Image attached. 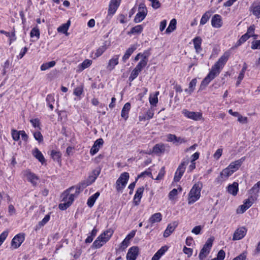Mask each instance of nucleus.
Masks as SVG:
<instances>
[{"label":"nucleus","instance_id":"473e14b6","mask_svg":"<svg viewBox=\"0 0 260 260\" xmlns=\"http://www.w3.org/2000/svg\"><path fill=\"white\" fill-rule=\"evenodd\" d=\"M167 248L165 247H162L159 249L153 256L151 260H159L161 256L165 253Z\"/></svg>","mask_w":260,"mask_h":260},{"label":"nucleus","instance_id":"4be33fe9","mask_svg":"<svg viewBox=\"0 0 260 260\" xmlns=\"http://www.w3.org/2000/svg\"><path fill=\"white\" fill-rule=\"evenodd\" d=\"M118 55H114L112 58L109 60L107 69L109 71L113 70L115 67L118 64Z\"/></svg>","mask_w":260,"mask_h":260},{"label":"nucleus","instance_id":"6ab92c4d","mask_svg":"<svg viewBox=\"0 0 260 260\" xmlns=\"http://www.w3.org/2000/svg\"><path fill=\"white\" fill-rule=\"evenodd\" d=\"M177 225L178 222L177 221H174L173 222L168 224L167 229L164 232V237L165 238L168 237L174 232Z\"/></svg>","mask_w":260,"mask_h":260},{"label":"nucleus","instance_id":"7ed1b4c3","mask_svg":"<svg viewBox=\"0 0 260 260\" xmlns=\"http://www.w3.org/2000/svg\"><path fill=\"white\" fill-rule=\"evenodd\" d=\"M202 187L203 184L200 182H198L193 185L188 194V204H192L200 199Z\"/></svg>","mask_w":260,"mask_h":260},{"label":"nucleus","instance_id":"0eeeda50","mask_svg":"<svg viewBox=\"0 0 260 260\" xmlns=\"http://www.w3.org/2000/svg\"><path fill=\"white\" fill-rule=\"evenodd\" d=\"M189 161V160L188 158L184 159L179 165L175 173L174 177V180L175 182H178L180 180L185 172L186 166L188 164Z\"/></svg>","mask_w":260,"mask_h":260},{"label":"nucleus","instance_id":"ddd939ff","mask_svg":"<svg viewBox=\"0 0 260 260\" xmlns=\"http://www.w3.org/2000/svg\"><path fill=\"white\" fill-rule=\"evenodd\" d=\"M24 240V236L23 234H18L15 236L12 240L11 245L14 248H18Z\"/></svg>","mask_w":260,"mask_h":260},{"label":"nucleus","instance_id":"c85d7f7f","mask_svg":"<svg viewBox=\"0 0 260 260\" xmlns=\"http://www.w3.org/2000/svg\"><path fill=\"white\" fill-rule=\"evenodd\" d=\"M233 171H231L228 167L223 169L220 173V177L224 180L233 174Z\"/></svg>","mask_w":260,"mask_h":260},{"label":"nucleus","instance_id":"dca6fc26","mask_svg":"<svg viewBox=\"0 0 260 260\" xmlns=\"http://www.w3.org/2000/svg\"><path fill=\"white\" fill-rule=\"evenodd\" d=\"M103 143L104 141L102 138L96 140L90 149V154L92 155L96 154L99 151L100 147L103 145Z\"/></svg>","mask_w":260,"mask_h":260},{"label":"nucleus","instance_id":"69168bd1","mask_svg":"<svg viewBox=\"0 0 260 260\" xmlns=\"http://www.w3.org/2000/svg\"><path fill=\"white\" fill-rule=\"evenodd\" d=\"M254 30H255L254 25H251L248 27L247 32L246 34L247 35H248L250 37L253 34Z\"/></svg>","mask_w":260,"mask_h":260},{"label":"nucleus","instance_id":"a19ab883","mask_svg":"<svg viewBox=\"0 0 260 260\" xmlns=\"http://www.w3.org/2000/svg\"><path fill=\"white\" fill-rule=\"evenodd\" d=\"M252 13L257 18H260V3L258 5L253 7Z\"/></svg>","mask_w":260,"mask_h":260},{"label":"nucleus","instance_id":"f257e3e1","mask_svg":"<svg viewBox=\"0 0 260 260\" xmlns=\"http://www.w3.org/2000/svg\"><path fill=\"white\" fill-rule=\"evenodd\" d=\"M74 188V187H72L70 188L69 190H67L62 193V197L63 203H60L59 205L58 208L59 209L61 210H66L71 205L75 199V198L77 197L78 195L76 193V191L73 193H69V192L71 191Z\"/></svg>","mask_w":260,"mask_h":260},{"label":"nucleus","instance_id":"de8ad7c7","mask_svg":"<svg viewBox=\"0 0 260 260\" xmlns=\"http://www.w3.org/2000/svg\"><path fill=\"white\" fill-rule=\"evenodd\" d=\"M30 36L31 38L36 37L39 38L40 36L39 29L37 27L33 28L30 31Z\"/></svg>","mask_w":260,"mask_h":260},{"label":"nucleus","instance_id":"72a5a7b5","mask_svg":"<svg viewBox=\"0 0 260 260\" xmlns=\"http://www.w3.org/2000/svg\"><path fill=\"white\" fill-rule=\"evenodd\" d=\"M165 151L164 144H156L153 148V152L156 154L164 153Z\"/></svg>","mask_w":260,"mask_h":260},{"label":"nucleus","instance_id":"cd10ccee","mask_svg":"<svg viewBox=\"0 0 260 260\" xmlns=\"http://www.w3.org/2000/svg\"><path fill=\"white\" fill-rule=\"evenodd\" d=\"M228 191L232 195L236 196L238 191V183L234 182L233 184L229 185L228 187Z\"/></svg>","mask_w":260,"mask_h":260},{"label":"nucleus","instance_id":"774afa93","mask_svg":"<svg viewBox=\"0 0 260 260\" xmlns=\"http://www.w3.org/2000/svg\"><path fill=\"white\" fill-rule=\"evenodd\" d=\"M129 241L126 240L125 238L124 240L120 244V248L122 250L125 249L129 245Z\"/></svg>","mask_w":260,"mask_h":260},{"label":"nucleus","instance_id":"9d476101","mask_svg":"<svg viewBox=\"0 0 260 260\" xmlns=\"http://www.w3.org/2000/svg\"><path fill=\"white\" fill-rule=\"evenodd\" d=\"M139 253V248L137 246L131 247L127 253V260H136Z\"/></svg>","mask_w":260,"mask_h":260},{"label":"nucleus","instance_id":"4c0bfd02","mask_svg":"<svg viewBox=\"0 0 260 260\" xmlns=\"http://www.w3.org/2000/svg\"><path fill=\"white\" fill-rule=\"evenodd\" d=\"M106 44L100 46L97 50L95 53L96 57L100 56L107 49Z\"/></svg>","mask_w":260,"mask_h":260},{"label":"nucleus","instance_id":"c9c22d12","mask_svg":"<svg viewBox=\"0 0 260 260\" xmlns=\"http://www.w3.org/2000/svg\"><path fill=\"white\" fill-rule=\"evenodd\" d=\"M46 101L48 105H49V107L50 108V109L52 110L53 109V103H54L55 101L54 96L52 94H48L47 96Z\"/></svg>","mask_w":260,"mask_h":260},{"label":"nucleus","instance_id":"aec40b11","mask_svg":"<svg viewBox=\"0 0 260 260\" xmlns=\"http://www.w3.org/2000/svg\"><path fill=\"white\" fill-rule=\"evenodd\" d=\"M144 190L143 186L140 187L137 189L134 198V203L135 205L137 206L139 204Z\"/></svg>","mask_w":260,"mask_h":260},{"label":"nucleus","instance_id":"f03ea898","mask_svg":"<svg viewBox=\"0 0 260 260\" xmlns=\"http://www.w3.org/2000/svg\"><path fill=\"white\" fill-rule=\"evenodd\" d=\"M100 173V170H94L92 172V175H89L88 177L85 180L80 183L76 187V193L79 194L81 190L91 184L94 182L96 179L97 177L99 175Z\"/></svg>","mask_w":260,"mask_h":260},{"label":"nucleus","instance_id":"0e129e2a","mask_svg":"<svg viewBox=\"0 0 260 260\" xmlns=\"http://www.w3.org/2000/svg\"><path fill=\"white\" fill-rule=\"evenodd\" d=\"M260 48V40L252 42L251 49H257Z\"/></svg>","mask_w":260,"mask_h":260},{"label":"nucleus","instance_id":"9b49d317","mask_svg":"<svg viewBox=\"0 0 260 260\" xmlns=\"http://www.w3.org/2000/svg\"><path fill=\"white\" fill-rule=\"evenodd\" d=\"M231 53L230 51H228L224 53V54L219 58L218 61L214 64L215 65H217V67L222 69L225 64L226 61H228Z\"/></svg>","mask_w":260,"mask_h":260},{"label":"nucleus","instance_id":"a211bd4d","mask_svg":"<svg viewBox=\"0 0 260 260\" xmlns=\"http://www.w3.org/2000/svg\"><path fill=\"white\" fill-rule=\"evenodd\" d=\"M260 190V181L255 184L249 190V192L251 195L250 198H254L256 199L258 197V193Z\"/></svg>","mask_w":260,"mask_h":260},{"label":"nucleus","instance_id":"1a4fd4ad","mask_svg":"<svg viewBox=\"0 0 260 260\" xmlns=\"http://www.w3.org/2000/svg\"><path fill=\"white\" fill-rule=\"evenodd\" d=\"M182 113L185 117L196 121L201 120L202 118V114L200 112L189 111L187 110H183Z\"/></svg>","mask_w":260,"mask_h":260},{"label":"nucleus","instance_id":"412c9836","mask_svg":"<svg viewBox=\"0 0 260 260\" xmlns=\"http://www.w3.org/2000/svg\"><path fill=\"white\" fill-rule=\"evenodd\" d=\"M211 24L214 27H220L222 24L221 16L218 14L214 15L211 20Z\"/></svg>","mask_w":260,"mask_h":260},{"label":"nucleus","instance_id":"4d7b16f0","mask_svg":"<svg viewBox=\"0 0 260 260\" xmlns=\"http://www.w3.org/2000/svg\"><path fill=\"white\" fill-rule=\"evenodd\" d=\"M34 136L35 139L41 142L43 141V136L40 132H37L34 133Z\"/></svg>","mask_w":260,"mask_h":260},{"label":"nucleus","instance_id":"bf43d9fd","mask_svg":"<svg viewBox=\"0 0 260 260\" xmlns=\"http://www.w3.org/2000/svg\"><path fill=\"white\" fill-rule=\"evenodd\" d=\"M50 219V215H46L44 218L39 222V224L40 226H44Z\"/></svg>","mask_w":260,"mask_h":260},{"label":"nucleus","instance_id":"20e7f679","mask_svg":"<svg viewBox=\"0 0 260 260\" xmlns=\"http://www.w3.org/2000/svg\"><path fill=\"white\" fill-rule=\"evenodd\" d=\"M221 70V69L217 67V65L214 64L212 66L211 70L202 81L200 90H204L209 83L219 74Z\"/></svg>","mask_w":260,"mask_h":260},{"label":"nucleus","instance_id":"f3484780","mask_svg":"<svg viewBox=\"0 0 260 260\" xmlns=\"http://www.w3.org/2000/svg\"><path fill=\"white\" fill-rule=\"evenodd\" d=\"M121 0H111L109 6L108 13L113 14L119 7Z\"/></svg>","mask_w":260,"mask_h":260},{"label":"nucleus","instance_id":"3c124183","mask_svg":"<svg viewBox=\"0 0 260 260\" xmlns=\"http://www.w3.org/2000/svg\"><path fill=\"white\" fill-rule=\"evenodd\" d=\"M12 137L13 138V139L17 141H18L20 138V131H17L15 129H13L12 131Z\"/></svg>","mask_w":260,"mask_h":260},{"label":"nucleus","instance_id":"79ce46f5","mask_svg":"<svg viewBox=\"0 0 260 260\" xmlns=\"http://www.w3.org/2000/svg\"><path fill=\"white\" fill-rule=\"evenodd\" d=\"M140 72L138 70L134 69L129 77L128 80L131 82L133 81L135 78H136Z\"/></svg>","mask_w":260,"mask_h":260},{"label":"nucleus","instance_id":"7c9ffc66","mask_svg":"<svg viewBox=\"0 0 260 260\" xmlns=\"http://www.w3.org/2000/svg\"><path fill=\"white\" fill-rule=\"evenodd\" d=\"M71 24V21L69 20L67 23H64L60 25L57 28V31L59 32H61L63 34H67V31L69 28V26Z\"/></svg>","mask_w":260,"mask_h":260},{"label":"nucleus","instance_id":"13d9d810","mask_svg":"<svg viewBox=\"0 0 260 260\" xmlns=\"http://www.w3.org/2000/svg\"><path fill=\"white\" fill-rule=\"evenodd\" d=\"M250 37L247 35L246 34H245L242 37L240 38L239 40L238 41V45H241L242 43H243L245 42L247 40H248Z\"/></svg>","mask_w":260,"mask_h":260},{"label":"nucleus","instance_id":"5fc2aeb1","mask_svg":"<svg viewBox=\"0 0 260 260\" xmlns=\"http://www.w3.org/2000/svg\"><path fill=\"white\" fill-rule=\"evenodd\" d=\"M136 49L137 45H133L126 50L125 53L130 56Z\"/></svg>","mask_w":260,"mask_h":260},{"label":"nucleus","instance_id":"49530a36","mask_svg":"<svg viewBox=\"0 0 260 260\" xmlns=\"http://www.w3.org/2000/svg\"><path fill=\"white\" fill-rule=\"evenodd\" d=\"M159 94V92H156L155 95L153 97L149 98V102L151 105L155 106L158 102L157 95Z\"/></svg>","mask_w":260,"mask_h":260},{"label":"nucleus","instance_id":"c03bdc74","mask_svg":"<svg viewBox=\"0 0 260 260\" xmlns=\"http://www.w3.org/2000/svg\"><path fill=\"white\" fill-rule=\"evenodd\" d=\"M147 64V62H146L145 60H140L135 69L141 72Z\"/></svg>","mask_w":260,"mask_h":260},{"label":"nucleus","instance_id":"c756f323","mask_svg":"<svg viewBox=\"0 0 260 260\" xmlns=\"http://www.w3.org/2000/svg\"><path fill=\"white\" fill-rule=\"evenodd\" d=\"M176 20L174 18L172 19L170 22L169 26L166 30V33L169 34L175 30L176 28Z\"/></svg>","mask_w":260,"mask_h":260},{"label":"nucleus","instance_id":"f8f14e48","mask_svg":"<svg viewBox=\"0 0 260 260\" xmlns=\"http://www.w3.org/2000/svg\"><path fill=\"white\" fill-rule=\"evenodd\" d=\"M245 156H244L238 160L232 162L228 167L234 173L241 166L243 162L245 161Z\"/></svg>","mask_w":260,"mask_h":260},{"label":"nucleus","instance_id":"ea45409f","mask_svg":"<svg viewBox=\"0 0 260 260\" xmlns=\"http://www.w3.org/2000/svg\"><path fill=\"white\" fill-rule=\"evenodd\" d=\"M143 30V27L141 25H138L132 28L128 34H140Z\"/></svg>","mask_w":260,"mask_h":260},{"label":"nucleus","instance_id":"864d4df0","mask_svg":"<svg viewBox=\"0 0 260 260\" xmlns=\"http://www.w3.org/2000/svg\"><path fill=\"white\" fill-rule=\"evenodd\" d=\"M165 167H162L161 169L160 170L158 174L157 175L156 178L155 179V180H159L161 179L164 176V175L165 174Z\"/></svg>","mask_w":260,"mask_h":260},{"label":"nucleus","instance_id":"052dcab7","mask_svg":"<svg viewBox=\"0 0 260 260\" xmlns=\"http://www.w3.org/2000/svg\"><path fill=\"white\" fill-rule=\"evenodd\" d=\"M9 37L10 40V44H11V43L16 40V37L15 36V31L14 28H13V31L10 34L9 33V36H8Z\"/></svg>","mask_w":260,"mask_h":260},{"label":"nucleus","instance_id":"a18cd8bd","mask_svg":"<svg viewBox=\"0 0 260 260\" xmlns=\"http://www.w3.org/2000/svg\"><path fill=\"white\" fill-rule=\"evenodd\" d=\"M83 92V87L82 86L77 87L74 91V94L77 96H80Z\"/></svg>","mask_w":260,"mask_h":260},{"label":"nucleus","instance_id":"6e6d98bb","mask_svg":"<svg viewBox=\"0 0 260 260\" xmlns=\"http://www.w3.org/2000/svg\"><path fill=\"white\" fill-rule=\"evenodd\" d=\"M151 2V6L153 8L157 9L160 7V3L158 0H148Z\"/></svg>","mask_w":260,"mask_h":260},{"label":"nucleus","instance_id":"338daca9","mask_svg":"<svg viewBox=\"0 0 260 260\" xmlns=\"http://www.w3.org/2000/svg\"><path fill=\"white\" fill-rule=\"evenodd\" d=\"M222 153V149H220V148L218 149L213 155L214 158L217 160L221 156Z\"/></svg>","mask_w":260,"mask_h":260},{"label":"nucleus","instance_id":"a878e982","mask_svg":"<svg viewBox=\"0 0 260 260\" xmlns=\"http://www.w3.org/2000/svg\"><path fill=\"white\" fill-rule=\"evenodd\" d=\"M194 47L197 53H200L202 50L201 43L202 39L200 37H197L193 40Z\"/></svg>","mask_w":260,"mask_h":260},{"label":"nucleus","instance_id":"09e8293b","mask_svg":"<svg viewBox=\"0 0 260 260\" xmlns=\"http://www.w3.org/2000/svg\"><path fill=\"white\" fill-rule=\"evenodd\" d=\"M91 63L92 60L87 59H85L80 65L82 70H84L86 68H88L91 64Z\"/></svg>","mask_w":260,"mask_h":260},{"label":"nucleus","instance_id":"37998d69","mask_svg":"<svg viewBox=\"0 0 260 260\" xmlns=\"http://www.w3.org/2000/svg\"><path fill=\"white\" fill-rule=\"evenodd\" d=\"M210 14L208 12H206L204 15L202 16L201 21H200V24L201 25H204L208 21L209 18H210Z\"/></svg>","mask_w":260,"mask_h":260},{"label":"nucleus","instance_id":"423d86ee","mask_svg":"<svg viewBox=\"0 0 260 260\" xmlns=\"http://www.w3.org/2000/svg\"><path fill=\"white\" fill-rule=\"evenodd\" d=\"M129 177V174L127 172H124L120 175L116 182V189L118 191H122L125 187Z\"/></svg>","mask_w":260,"mask_h":260},{"label":"nucleus","instance_id":"2f4dec72","mask_svg":"<svg viewBox=\"0 0 260 260\" xmlns=\"http://www.w3.org/2000/svg\"><path fill=\"white\" fill-rule=\"evenodd\" d=\"M99 196L100 192H96L88 198L87 204L89 207H92L93 206L96 200Z\"/></svg>","mask_w":260,"mask_h":260},{"label":"nucleus","instance_id":"2eb2a0df","mask_svg":"<svg viewBox=\"0 0 260 260\" xmlns=\"http://www.w3.org/2000/svg\"><path fill=\"white\" fill-rule=\"evenodd\" d=\"M246 233V229L244 227H241L238 229L235 232L233 237V240H239L242 239Z\"/></svg>","mask_w":260,"mask_h":260},{"label":"nucleus","instance_id":"4468645a","mask_svg":"<svg viewBox=\"0 0 260 260\" xmlns=\"http://www.w3.org/2000/svg\"><path fill=\"white\" fill-rule=\"evenodd\" d=\"M24 175L27 178L28 181L33 185L35 186L37 184L39 178L36 174L31 172L29 170H26L24 172Z\"/></svg>","mask_w":260,"mask_h":260},{"label":"nucleus","instance_id":"393cba45","mask_svg":"<svg viewBox=\"0 0 260 260\" xmlns=\"http://www.w3.org/2000/svg\"><path fill=\"white\" fill-rule=\"evenodd\" d=\"M114 231L112 229H109L106 231H105L103 234H102L100 236H102V240L103 243H105L107 242L112 235H113Z\"/></svg>","mask_w":260,"mask_h":260},{"label":"nucleus","instance_id":"b1692460","mask_svg":"<svg viewBox=\"0 0 260 260\" xmlns=\"http://www.w3.org/2000/svg\"><path fill=\"white\" fill-rule=\"evenodd\" d=\"M162 219V215L160 213H156L151 216L148 220L151 225L156 222H160Z\"/></svg>","mask_w":260,"mask_h":260},{"label":"nucleus","instance_id":"680f3d73","mask_svg":"<svg viewBox=\"0 0 260 260\" xmlns=\"http://www.w3.org/2000/svg\"><path fill=\"white\" fill-rule=\"evenodd\" d=\"M178 193V189H173L172 190L169 194V198L170 200H172L174 199V198L175 196H176Z\"/></svg>","mask_w":260,"mask_h":260},{"label":"nucleus","instance_id":"6e6552de","mask_svg":"<svg viewBox=\"0 0 260 260\" xmlns=\"http://www.w3.org/2000/svg\"><path fill=\"white\" fill-rule=\"evenodd\" d=\"M138 11L139 12L136 14L134 19V21L136 23H139L143 20L147 14V8L145 5L143 3L139 5Z\"/></svg>","mask_w":260,"mask_h":260},{"label":"nucleus","instance_id":"5701e85b","mask_svg":"<svg viewBox=\"0 0 260 260\" xmlns=\"http://www.w3.org/2000/svg\"><path fill=\"white\" fill-rule=\"evenodd\" d=\"M34 156L37 158L42 165L45 162V159L41 152L37 148L32 152Z\"/></svg>","mask_w":260,"mask_h":260},{"label":"nucleus","instance_id":"e2e57ef3","mask_svg":"<svg viewBox=\"0 0 260 260\" xmlns=\"http://www.w3.org/2000/svg\"><path fill=\"white\" fill-rule=\"evenodd\" d=\"M225 252L223 250H220L218 252L217 255V258L218 260H223L225 257Z\"/></svg>","mask_w":260,"mask_h":260},{"label":"nucleus","instance_id":"e433bc0d","mask_svg":"<svg viewBox=\"0 0 260 260\" xmlns=\"http://www.w3.org/2000/svg\"><path fill=\"white\" fill-rule=\"evenodd\" d=\"M102 236H99L97 239L94 241L93 246L94 248H99L104 244L103 243V241H102Z\"/></svg>","mask_w":260,"mask_h":260},{"label":"nucleus","instance_id":"58836bf2","mask_svg":"<svg viewBox=\"0 0 260 260\" xmlns=\"http://www.w3.org/2000/svg\"><path fill=\"white\" fill-rule=\"evenodd\" d=\"M51 155L54 160L56 161L57 162L60 161L61 154L59 152L55 150H52Z\"/></svg>","mask_w":260,"mask_h":260},{"label":"nucleus","instance_id":"bb28decb","mask_svg":"<svg viewBox=\"0 0 260 260\" xmlns=\"http://www.w3.org/2000/svg\"><path fill=\"white\" fill-rule=\"evenodd\" d=\"M131 109V104L129 103H126L124 105L122 110L121 116L125 120H126L128 117V112Z\"/></svg>","mask_w":260,"mask_h":260},{"label":"nucleus","instance_id":"39448f33","mask_svg":"<svg viewBox=\"0 0 260 260\" xmlns=\"http://www.w3.org/2000/svg\"><path fill=\"white\" fill-rule=\"evenodd\" d=\"M213 240L212 238H210L207 240L200 252L199 255L200 260H204L209 254L213 245Z\"/></svg>","mask_w":260,"mask_h":260},{"label":"nucleus","instance_id":"603ef678","mask_svg":"<svg viewBox=\"0 0 260 260\" xmlns=\"http://www.w3.org/2000/svg\"><path fill=\"white\" fill-rule=\"evenodd\" d=\"M197 79H193L191 80L189 84V93H191L194 90V87L197 84Z\"/></svg>","mask_w":260,"mask_h":260},{"label":"nucleus","instance_id":"8fccbe9b","mask_svg":"<svg viewBox=\"0 0 260 260\" xmlns=\"http://www.w3.org/2000/svg\"><path fill=\"white\" fill-rule=\"evenodd\" d=\"M254 200V198H251V199L249 198L244 201L243 204L246 207V208H247L248 209L249 208H250L252 206V205L253 203Z\"/></svg>","mask_w":260,"mask_h":260},{"label":"nucleus","instance_id":"f704fd0d","mask_svg":"<svg viewBox=\"0 0 260 260\" xmlns=\"http://www.w3.org/2000/svg\"><path fill=\"white\" fill-rule=\"evenodd\" d=\"M56 64L55 61H51L50 62L43 63L41 66V71H45L48 69L53 67Z\"/></svg>","mask_w":260,"mask_h":260}]
</instances>
